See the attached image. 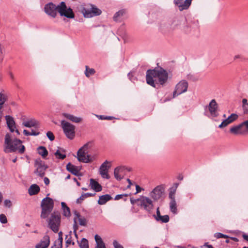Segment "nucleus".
Here are the masks:
<instances>
[{"label": "nucleus", "instance_id": "15", "mask_svg": "<svg viewBox=\"0 0 248 248\" xmlns=\"http://www.w3.org/2000/svg\"><path fill=\"white\" fill-rule=\"evenodd\" d=\"M7 126L11 132H16L17 135H19L20 133L18 129L16 128V123L13 117L7 115L5 117Z\"/></svg>", "mask_w": 248, "mask_h": 248}, {"label": "nucleus", "instance_id": "58", "mask_svg": "<svg viewBox=\"0 0 248 248\" xmlns=\"http://www.w3.org/2000/svg\"><path fill=\"white\" fill-rule=\"evenodd\" d=\"M23 133L25 136H31V133L25 129H24L23 130Z\"/></svg>", "mask_w": 248, "mask_h": 248}, {"label": "nucleus", "instance_id": "55", "mask_svg": "<svg viewBox=\"0 0 248 248\" xmlns=\"http://www.w3.org/2000/svg\"><path fill=\"white\" fill-rule=\"evenodd\" d=\"M161 216V214H160V211H159V207H157V209H156V215H154V217L155 218V220L156 219V218H158L159 217H160Z\"/></svg>", "mask_w": 248, "mask_h": 248}, {"label": "nucleus", "instance_id": "4", "mask_svg": "<svg viewBox=\"0 0 248 248\" xmlns=\"http://www.w3.org/2000/svg\"><path fill=\"white\" fill-rule=\"evenodd\" d=\"M204 114L207 117L214 119L219 115V107L215 99H212L209 104L204 107Z\"/></svg>", "mask_w": 248, "mask_h": 248}, {"label": "nucleus", "instance_id": "42", "mask_svg": "<svg viewBox=\"0 0 248 248\" xmlns=\"http://www.w3.org/2000/svg\"><path fill=\"white\" fill-rule=\"evenodd\" d=\"M55 155L57 158L61 159H63L66 157V155L61 153L60 150H58L55 153Z\"/></svg>", "mask_w": 248, "mask_h": 248}, {"label": "nucleus", "instance_id": "35", "mask_svg": "<svg viewBox=\"0 0 248 248\" xmlns=\"http://www.w3.org/2000/svg\"><path fill=\"white\" fill-rule=\"evenodd\" d=\"M7 100V96L6 94L0 93V112L2 113V111L1 109L2 108L3 105Z\"/></svg>", "mask_w": 248, "mask_h": 248}, {"label": "nucleus", "instance_id": "63", "mask_svg": "<svg viewBox=\"0 0 248 248\" xmlns=\"http://www.w3.org/2000/svg\"><path fill=\"white\" fill-rule=\"evenodd\" d=\"M229 238L231 240H232L233 241H234L235 242H237L238 241V239L236 237H230Z\"/></svg>", "mask_w": 248, "mask_h": 248}, {"label": "nucleus", "instance_id": "53", "mask_svg": "<svg viewBox=\"0 0 248 248\" xmlns=\"http://www.w3.org/2000/svg\"><path fill=\"white\" fill-rule=\"evenodd\" d=\"M136 192L135 193V194L140 193L142 190H143L144 189L140 187L139 185H136Z\"/></svg>", "mask_w": 248, "mask_h": 248}, {"label": "nucleus", "instance_id": "16", "mask_svg": "<svg viewBox=\"0 0 248 248\" xmlns=\"http://www.w3.org/2000/svg\"><path fill=\"white\" fill-rule=\"evenodd\" d=\"M192 0H174L175 4L178 6L180 11H182L188 8L191 5Z\"/></svg>", "mask_w": 248, "mask_h": 248}, {"label": "nucleus", "instance_id": "41", "mask_svg": "<svg viewBox=\"0 0 248 248\" xmlns=\"http://www.w3.org/2000/svg\"><path fill=\"white\" fill-rule=\"evenodd\" d=\"M75 213H76V216L78 217V221H79L80 225H83V226L85 225L86 223V219L84 217H80V215H79V214L78 213H77L76 212Z\"/></svg>", "mask_w": 248, "mask_h": 248}, {"label": "nucleus", "instance_id": "52", "mask_svg": "<svg viewBox=\"0 0 248 248\" xmlns=\"http://www.w3.org/2000/svg\"><path fill=\"white\" fill-rule=\"evenodd\" d=\"M243 127H246V132L248 131V120L245 121L241 123Z\"/></svg>", "mask_w": 248, "mask_h": 248}, {"label": "nucleus", "instance_id": "37", "mask_svg": "<svg viewBox=\"0 0 248 248\" xmlns=\"http://www.w3.org/2000/svg\"><path fill=\"white\" fill-rule=\"evenodd\" d=\"M125 14V11L121 10L117 12L114 16L113 19L115 21H118L121 17H122Z\"/></svg>", "mask_w": 248, "mask_h": 248}, {"label": "nucleus", "instance_id": "45", "mask_svg": "<svg viewBox=\"0 0 248 248\" xmlns=\"http://www.w3.org/2000/svg\"><path fill=\"white\" fill-rule=\"evenodd\" d=\"M66 239V244L67 245V246L68 245H70L71 244H74V243L72 242V240H71V233H69V234H67L66 235L65 237Z\"/></svg>", "mask_w": 248, "mask_h": 248}, {"label": "nucleus", "instance_id": "13", "mask_svg": "<svg viewBox=\"0 0 248 248\" xmlns=\"http://www.w3.org/2000/svg\"><path fill=\"white\" fill-rule=\"evenodd\" d=\"M164 192L163 187L161 186L155 187L150 193V197L154 201L158 200L163 195Z\"/></svg>", "mask_w": 248, "mask_h": 248}, {"label": "nucleus", "instance_id": "26", "mask_svg": "<svg viewBox=\"0 0 248 248\" xmlns=\"http://www.w3.org/2000/svg\"><path fill=\"white\" fill-rule=\"evenodd\" d=\"M94 238L96 243V246L95 248H106L104 243L99 235L96 234L94 236Z\"/></svg>", "mask_w": 248, "mask_h": 248}, {"label": "nucleus", "instance_id": "38", "mask_svg": "<svg viewBox=\"0 0 248 248\" xmlns=\"http://www.w3.org/2000/svg\"><path fill=\"white\" fill-rule=\"evenodd\" d=\"M86 70L85 72V74L87 77H89L91 75H93L95 71V70L93 68H89L88 66H85Z\"/></svg>", "mask_w": 248, "mask_h": 248}, {"label": "nucleus", "instance_id": "44", "mask_svg": "<svg viewBox=\"0 0 248 248\" xmlns=\"http://www.w3.org/2000/svg\"><path fill=\"white\" fill-rule=\"evenodd\" d=\"M4 48L3 47L0 45V64H1L4 59Z\"/></svg>", "mask_w": 248, "mask_h": 248}, {"label": "nucleus", "instance_id": "61", "mask_svg": "<svg viewBox=\"0 0 248 248\" xmlns=\"http://www.w3.org/2000/svg\"><path fill=\"white\" fill-rule=\"evenodd\" d=\"M130 202L131 204H134L136 202H138V200L137 199H134L133 198H131Z\"/></svg>", "mask_w": 248, "mask_h": 248}, {"label": "nucleus", "instance_id": "33", "mask_svg": "<svg viewBox=\"0 0 248 248\" xmlns=\"http://www.w3.org/2000/svg\"><path fill=\"white\" fill-rule=\"evenodd\" d=\"M181 22L179 20H174L170 24V29L173 31L180 29L181 26Z\"/></svg>", "mask_w": 248, "mask_h": 248}, {"label": "nucleus", "instance_id": "43", "mask_svg": "<svg viewBox=\"0 0 248 248\" xmlns=\"http://www.w3.org/2000/svg\"><path fill=\"white\" fill-rule=\"evenodd\" d=\"M238 118V115L236 114L232 113L226 119L230 123H232Z\"/></svg>", "mask_w": 248, "mask_h": 248}, {"label": "nucleus", "instance_id": "57", "mask_svg": "<svg viewBox=\"0 0 248 248\" xmlns=\"http://www.w3.org/2000/svg\"><path fill=\"white\" fill-rule=\"evenodd\" d=\"M31 136H37L39 135L40 132L38 131H35L33 130H31Z\"/></svg>", "mask_w": 248, "mask_h": 248}, {"label": "nucleus", "instance_id": "19", "mask_svg": "<svg viewBox=\"0 0 248 248\" xmlns=\"http://www.w3.org/2000/svg\"><path fill=\"white\" fill-rule=\"evenodd\" d=\"M50 244L49 237L46 235L35 246L36 248H47Z\"/></svg>", "mask_w": 248, "mask_h": 248}, {"label": "nucleus", "instance_id": "34", "mask_svg": "<svg viewBox=\"0 0 248 248\" xmlns=\"http://www.w3.org/2000/svg\"><path fill=\"white\" fill-rule=\"evenodd\" d=\"M38 154L43 157H46L48 154L46 149L44 146H40L37 149Z\"/></svg>", "mask_w": 248, "mask_h": 248}, {"label": "nucleus", "instance_id": "54", "mask_svg": "<svg viewBox=\"0 0 248 248\" xmlns=\"http://www.w3.org/2000/svg\"><path fill=\"white\" fill-rule=\"evenodd\" d=\"M217 238H229L230 237L223 233H217Z\"/></svg>", "mask_w": 248, "mask_h": 248}, {"label": "nucleus", "instance_id": "64", "mask_svg": "<svg viewBox=\"0 0 248 248\" xmlns=\"http://www.w3.org/2000/svg\"><path fill=\"white\" fill-rule=\"evenodd\" d=\"M9 75L11 79H14V76L12 72L9 73Z\"/></svg>", "mask_w": 248, "mask_h": 248}, {"label": "nucleus", "instance_id": "56", "mask_svg": "<svg viewBox=\"0 0 248 248\" xmlns=\"http://www.w3.org/2000/svg\"><path fill=\"white\" fill-rule=\"evenodd\" d=\"M98 117H99V119H101V120H111V117H105L103 115H100Z\"/></svg>", "mask_w": 248, "mask_h": 248}, {"label": "nucleus", "instance_id": "1", "mask_svg": "<svg viewBox=\"0 0 248 248\" xmlns=\"http://www.w3.org/2000/svg\"><path fill=\"white\" fill-rule=\"evenodd\" d=\"M146 79L148 84L155 88L157 84L163 85L167 81L168 73L162 68L148 70L146 72Z\"/></svg>", "mask_w": 248, "mask_h": 248}, {"label": "nucleus", "instance_id": "24", "mask_svg": "<svg viewBox=\"0 0 248 248\" xmlns=\"http://www.w3.org/2000/svg\"><path fill=\"white\" fill-rule=\"evenodd\" d=\"M178 186L177 183H175L173 186L169 189V198L170 200H175V193Z\"/></svg>", "mask_w": 248, "mask_h": 248}, {"label": "nucleus", "instance_id": "46", "mask_svg": "<svg viewBox=\"0 0 248 248\" xmlns=\"http://www.w3.org/2000/svg\"><path fill=\"white\" fill-rule=\"evenodd\" d=\"M0 222L2 224L7 222V217L5 215L2 214L0 215Z\"/></svg>", "mask_w": 248, "mask_h": 248}, {"label": "nucleus", "instance_id": "10", "mask_svg": "<svg viewBox=\"0 0 248 248\" xmlns=\"http://www.w3.org/2000/svg\"><path fill=\"white\" fill-rule=\"evenodd\" d=\"M188 86V82L186 80H182L175 86V90L173 93V97L186 92Z\"/></svg>", "mask_w": 248, "mask_h": 248}, {"label": "nucleus", "instance_id": "17", "mask_svg": "<svg viewBox=\"0 0 248 248\" xmlns=\"http://www.w3.org/2000/svg\"><path fill=\"white\" fill-rule=\"evenodd\" d=\"M230 131L231 133L234 135H242L246 133V130L245 127L242 126L241 123L232 127Z\"/></svg>", "mask_w": 248, "mask_h": 248}, {"label": "nucleus", "instance_id": "3", "mask_svg": "<svg viewBox=\"0 0 248 248\" xmlns=\"http://www.w3.org/2000/svg\"><path fill=\"white\" fill-rule=\"evenodd\" d=\"M5 147L4 151L6 153L15 152L23 154L25 151V146L22 144V141L16 138H13L11 134L7 133L5 137Z\"/></svg>", "mask_w": 248, "mask_h": 248}, {"label": "nucleus", "instance_id": "9", "mask_svg": "<svg viewBox=\"0 0 248 248\" xmlns=\"http://www.w3.org/2000/svg\"><path fill=\"white\" fill-rule=\"evenodd\" d=\"M61 126L66 137L73 140L75 136V126L64 120L61 121Z\"/></svg>", "mask_w": 248, "mask_h": 248}, {"label": "nucleus", "instance_id": "8", "mask_svg": "<svg viewBox=\"0 0 248 248\" xmlns=\"http://www.w3.org/2000/svg\"><path fill=\"white\" fill-rule=\"evenodd\" d=\"M61 223V215L58 212H54L51 214L48 221L50 228L54 232L59 231V228Z\"/></svg>", "mask_w": 248, "mask_h": 248}, {"label": "nucleus", "instance_id": "62", "mask_svg": "<svg viewBox=\"0 0 248 248\" xmlns=\"http://www.w3.org/2000/svg\"><path fill=\"white\" fill-rule=\"evenodd\" d=\"M243 237L246 241L248 242V235L246 234V233H244L243 235Z\"/></svg>", "mask_w": 248, "mask_h": 248}, {"label": "nucleus", "instance_id": "59", "mask_svg": "<svg viewBox=\"0 0 248 248\" xmlns=\"http://www.w3.org/2000/svg\"><path fill=\"white\" fill-rule=\"evenodd\" d=\"M44 181L46 185H48L50 182L49 180L47 177H45L44 179Z\"/></svg>", "mask_w": 248, "mask_h": 248}, {"label": "nucleus", "instance_id": "28", "mask_svg": "<svg viewBox=\"0 0 248 248\" xmlns=\"http://www.w3.org/2000/svg\"><path fill=\"white\" fill-rule=\"evenodd\" d=\"M111 196L108 194H106L99 197L98 203L100 205L105 204L107 202L111 199Z\"/></svg>", "mask_w": 248, "mask_h": 248}, {"label": "nucleus", "instance_id": "5", "mask_svg": "<svg viewBox=\"0 0 248 248\" xmlns=\"http://www.w3.org/2000/svg\"><path fill=\"white\" fill-rule=\"evenodd\" d=\"M89 149V143H87L78 150L77 152V159L78 161L88 163L92 162L95 159L94 156L91 157L88 154Z\"/></svg>", "mask_w": 248, "mask_h": 248}, {"label": "nucleus", "instance_id": "22", "mask_svg": "<svg viewBox=\"0 0 248 248\" xmlns=\"http://www.w3.org/2000/svg\"><path fill=\"white\" fill-rule=\"evenodd\" d=\"M90 186L92 189L96 192H99L102 190L101 186L93 179L90 180Z\"/></svg>", "mask_w": 248, "mask_h": 248}, {"label": "nucleus", "instance_id": "23", "mask_svg": "<svg viewBox=\"0 0 248 248\" xmlns=\"http://www.w3.org/2000/svg\"><path fill=\"white\" fill-rule=\"evenodd\" d=\"M195 26L193 24L185 25L183 27V31L186 34L193 33L196 31Z\"/></svg>", "mask_w": 248, "mask_h": 248}, {"label": "nucleus", "instance_id": "20", "mask_svg": "<svg viewBox=\"0 0 248 248\" xmlns=\"http://www.w3.org/2000/svg\"><path fill=\"white\" fill-rule=\"evenodd\" d=\"M22 125L26 127H35L37 128L39 126L38 122L34 119H30L26 121H24Z\"/></svg>", "mask_w": 248, "mask_h": 248}, {"label": "nucleus", "instance_id": "25", "mask_svg": "<svg viewBox=\"0 0 248 248\" xmlns=\"http://www.w3.org/2000/svg\"><path fill=\"white\" fill-rule=\"evenodd\" d=\"M66 169L68 171L71 172L73 174L77 175L78 170L77 167L73 165L71 163H68L66 165Z\"/></svg>", "mask_w": 248, "mask_h": 248}, {"label": "nucleus", "instance_id": "32", "mask_svg": "<svg viewBox=\"0 0 248 248\" xmlns=\"http://www.w3.org/2000/svg\"><path fill=\"white\" fill-rule=\"evenodd\" d=\"M95 195V193H82L81 196L77 200V203H80L84 199L89 197H93Z\"/></svg>", "mask_w": 248, "mask_h": 248}, {"label": "nucleus", "instance_id": "60", "mask_svg": "<svg viewBox=\"0 0 248 248\" xmlns=\"http://www.w3.org/2000/svg\"><path fill=\"white\" fill-rule=\"evenodd\" d=\"M202 247H206L207 248H214L212 245H208L207 243H205Z\"/></svg>", "mask_w": 248, "mask_h": 248}, {"label": "nucleus", "instance_id": "36", "mask_svg": "<svg viewBox=\"0 0 248 248\" xmlns=\"http://www.w3.org/2000/svg\"><path fill=\"white\" fill-rule=\"evenodd\" d=\"M170 217L168 215L160 216L158 218H156V220L161 223H167L169 221Z\"/></svg>", "mask_w": 248, "mask_h": 248}, {"label": "nucleus", "instance_id": "21", "mask_svg": "<svg viewBox=\"0 0 248 248\" xmlns=\"http://www.w3.org/2000/svg\"><path fill=\"white\" fill-rule=\"evenodd\" d=\"M62 116L65 118L67 119L69 121L74 122L76 123H80L82 121V118L80 117L75 116L72 114L67 113H62Z\"/></svg>", "mask_w": 248, "mask_h": 248}, {"label": "nucleus", "instance_id": "51", "mask_svg": "<svg viewBox=\"0 0 248 248\" xmlns=\"http://www.w3.org/2000/svg\"><path fill=\"white\" fill-rule=\"evenodd\" d=\"M127 196V194H119V195H117L115 197L114 200H120L121 199H122L123 197H126Z\"/></svg>", "mask_w": 248, "mask_h": 248}, {"label": "nucleus", "instance_id": "31", "mask_svg": "<svg viewBox=\"0 0 248 248\" xmlns=\"http://www.w3.org/2000/svg\"><path fill=\"white\" fill-rule=\"evenodd\" d=\"M62 208L63 211V215L66 217H69L71 215L70 210L69 208L66 205V203L64 202H62Z\"/></svg>", "mask_w": 248, "mask_h": 248}, {"label": "nucleus", "instance_id": "47", "mask_svg": "<svg viewBox=\"0 0 248 248\" xmlns=\"http://www.w3.org/2000/svg\"><path fill=\"white\" fill-rule=\"evenodd\" d=\"M231 124L229 121H228L227 119L224 120L221 124L219 125V128H223L226 127L229 124Z\"/></svg>", "mask_w": 248, "mask_h": 248}, {"label": "nucleus", "instance_id": "14", "mask_svg": "<svg viewBox=\"0 0 248 248\" xmlns=\"http://www.w3.org/2000/svg\"><path fill=\"white\" fill-rule=\"evenodd\" d=\"M109 163L108 161L106 160L102 164L99 168V173L102 177L107 179H109V176L108 174V169L110 168V166L108 165Z\"/></svg>", "mask_w": 248, "mask_h": 248}, {"label": "nucleus", "instance_id": "11", "mask_svg": "<svg viewBox=\"0 0 248 248\" xmlns=\"http://www.w3.org/2000/svg\"><path fill=\"white\" fill-rule=\"evenodd\" d=\"M84 16L90 18L94 16H99L101 13V11L93 5H90V8H84L82 10Z\"/></svg>", "mask_w": 248, "mask_h": 248}, {"label": "nucleus", "instance_id": "49", "mask_svg": "<svg viewBox=\"0 0 248 248\" xmlns=\"http://www.w3.org/2000/svg\"><path fill=\"white\" fill-rule=\"evenodd\" d=\"M4 206L10 208L12 206V203L10 200H5L4 201Z\"/></svg>", "mask_w": 248, "mask_h": 248}, {"label": "nucleus", "instance_id": "18", "mask_svg": "<svg viewBox=\"0 0 248 248\" xmlns=\"http://www.w3.org/2000/svg\"><path fill=\"white\" fill-rule=\"evenodd\" d=\"M125 168L124 167H118L115 169L114 175L117 180H121L124 174Z\"/></svg>", "mask_w": 248, "mask_h": 248}, {"label": "nucleus", "instance_id": "7", "mask_svg": "<svg viewBox=\"0 0 248 248\" xmlns=\"http://www.w3.org/2000/svg\"><path fill=\"white\" fill-rule=\"evenodd\" d=\"M137 200L138 206L147 212L151 213L154 208L153 201L152 199L146 196H141Z\"/></svg>", "mask_w": 248, "mask_h": 248}, {"label": "nucleus", "instance_id": "29", "mask_svg": "<svg viewBox=\"0 0 248 248\" xmlns=\"http://www.w3.org/2000/svg\"><path fill=\"white\" fill-rule=\"evenodd\" d=\"M59 238L56 240L51 248H62V233H58Z\"/></svg>", "mask_w": 248, "mask_h": 248}, {"label": "nucleus", "instance_id": "50", "mask_svg": "<svg viewBox=\"0 0 248 248\" xmlns=\"http://www.w3.org/2000/svg\"><path fill=\"white\" fill-rule=\"evenodd\" d=\"M113 245L115 248H124L123 247L120 245L117 241H114Z\"/></svg>", "mask_w": 248, "mask_h": 248}, {"label": "nucleus", "instance_id": "30", "mask_svg": "<svg viewBox=\"0 0 248 248\" xmlns=\"http://www.w3.org/2000/svg\"><path fill=\"white\" fill-rule=\"evenodd\" d=\"M170 211L173 214H177L178 213L177 203L175 200H170L169 203Z\"/></svg>", "mask_w": 248, "mask_h": 248}, {"label": "nucleus", "instance_id": "48", "mask_svg": "<svg viewBox=\"0 0 248 248\" xmlns=\"http://www.w3.org/2000/svg\"><path fill=\"white\" fill-rule=\"evenodd\" d=\"M46 136L51 141H53L55 139V137L53 133L51 131H48L46 133Z\"/></svg>", "mask_w": 248, "mask_h": 248}, {"label": "nucleus", "instance_id": "40", "mask_svg": "<svg viewBox=\"0 0 248 248\" xmlns=\"http://www.w3.org/2000/svg\"><path fill=\"white\" fill-rule=\"evenodd\" d=\"M80 248H89L88 240L85 238H82L79 244Z\"/></svg>", "mask_w": 248, "mask_h": 248}, {"label": "nucleus", "instance_id": "27", "mask_svg": "<svg viewBox=\"0 0 248 248\" xmlns=\"http://www.w3.org/2000/svg\"><path fill=\"white\" fill-rule=\"evenodd\" d=\"M40 191V187L36 184L31 185L28 189L29 194L30 195H35Z\"/></svg>", "mask_w": 248, "mask_h": 248}, {"label": "nucleus", "instance_id": "2", "mask_svg": "<svg viewBox=\"0 0 248 248\" xmlns=\"http://www.w3.org/2000/svg\"><path fill=\"white\" fill-rule=\"evenodd\" d=\"M44 10L45 13L52 17H55L57 12L61 16H64L67 18H72L74 17V14L71 8H67L64 2H61L59 5L56 6L52 2H49L45 5Z\"/></svg>", "mask_w": 248, "mask_h": 248}, {"label": "nucleus", "instance_id": "6", "mask_svg": "<svg viewBox=\"0 0 248 248\" xmlns=\"http://www.w3.org/2000/svg\"><path fill=\"white\" fill-rule=\"evenodd\" d=\"M53 206L54 202L52 199L48 197L44 199L41 202L42 212L41 217L43 218H47L53 210Z\"/></svg>", "mask_w": 248, "mask_h": 248}, {"label": "nucleus", "instance_id": "12", "mask_svg": "<svg viewBox=\"0 0 248 248\" xmlns=\"http://www.w3.org/2000/svg\"><path fill=\"white\" fill-rule=\"evenodd\" d=\"M35 167L36 170L34 173L38 176L43 177L45 174V171L47 167L45 165L44 162L40 159H36L35 161Z\"/></svg>", "mask_w": 248, "mask_h": 248}, {"label": "nucleus", "instance_id": "39", "mask_svg": "<svg viewBox=\"0 0 248 248\" xmlns=\"http://www.w3.org/2000/svg\"><path fill=\"white\" fill-rule=\"evenodd\" d=\"M242 108L244 113H247L248 112V103L247 99L244 98L242 100Z\"/></svg>", "mask_w": 248, "mask_h": 248}]
</instances>
